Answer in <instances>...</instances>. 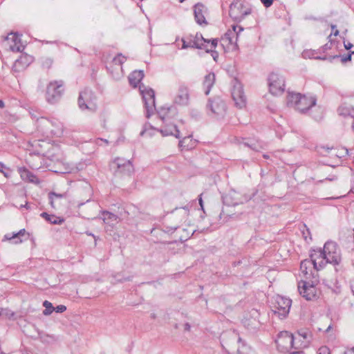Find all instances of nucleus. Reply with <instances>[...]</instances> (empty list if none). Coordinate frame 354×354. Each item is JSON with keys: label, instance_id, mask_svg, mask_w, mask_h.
Segmentation results:
<instances>
[{"label": "nucleus", "instance_id": "obj_1", "mask_svg": "<svg viewBox=\"0 0 354 354\" xmlns=\"http://www.w3.org/2000/svg\"><path fill=\"white\" fill-rule=\"evenodd\" d=\"M317 99L314 95H301L299 93L288 91L287 104L295 106L301 113H306L316 104Z\"/></svg>", "mask_w": 354, "mask_h": 354}, {"label": "nucleus", "instance_id": "obj_2", "mask_svg": "<svg viewBox=\"0 0 354 354\" xmlns=\"http://www.w3.org/2000/svg\"><path fill=\"white\" fill-rule=\"evenodd\" d=\"M109 169L114 176L123 178L131 176L134 172V167L130 160L117 157L109 163Z\"/></svg>", "mask_w": 354, "mask_h": 354}, {"label": "nucleus", "instance_id": "obj_3", "mask_svg": "<svg viewBox=\"0 0 354 354\" xmlns=\"http://www.w3.org/2000/svg\"><path fill=\"white\" fill-rule=\"evenodd\" d=\"M96 101L97 97L90 88H85L79 93L77 102L78 106L82 111H96L97 108Z\"/></svg>", "mask_w": 354, "mask_h": 354}, {"label": "nucleus", "instance_id": "obj_4", "mask_svg": "<svg viewBox=\"0 0 354 354\" xmlns=\"http://www.w3.org/2000/svg\"><path fill=\"white\" fill-rule=\"evenodd\" d=\"M296 340H297V337L296 336H294V335L292 333L284 330L280 332L277 335V337L275 339V343L279 352L287 353H289L293 348H299V346L295 345Z\"/></svg>", "mask_w": 354, "mask_h": 354}, {"label": "nucleus", "instance_id": "obj_5", "mask_svg": "<svg viewBox=\"0 0 354 354\" xmlns=\"http://www.w3.org/2000/svg\"><path fill=\"white\" fill-rule=\"evenodd\" d=\"M64 91V82L62 80L50 82L46 88V101L52 104L57 103L61 99Z\"/></svg>", "mask_w": 354, "mask_h": 354}, {"label": "nucleus", "instance_id": "obj_6", "mask_svg": "<svg viewBox=\"0 0 354 354\" xmlns=\"http://www.w3.org/2000/svg\"><path fill=\"white\" fill-rule=\"evenodd\" d=\"M139 88L145 103V107L146 109L145 115L149 118L153 114V111L156 109L155 92L152 88H147L143 84L140 85Z\"/></svg>", "mask_w": 354, "mask_h": 354}, {"label": "nucleus", "instance_id": "obj_7", "mask_svg": "<svg viewBox=\"0 0 354 354\" xmlns=\"http://www.w3.org/2000/svg\"><path fill=\"white\" fill-rule=\"evenodd\" d=\"M268 80L269 90L272 95H277L283 93L285 88V80L283 76L272 73Z\"/></svg>", "mask_w": 354, "mask_h": 354}, {"label": "nucleus", "instance_id": "obj_8", "mask_svg": "<svg viewBox=\"0 0 354 354\" xmlns=\"http://www.w3.org/2000/svg\"><path fill=\"white\" fill-rule=\"evenodd\" d=\"M232 97L235 105L239 109L245 106L246 98L244 95L243 86L237 79L233 80V88L232 89Z\"/></svg>", "mask_w": 354, "mask_h": 354}, {"label": "nucleus", "instance_id": "obj_9", "mask_svg": "<svg viewBox=\"0 0 354 354\" xmlns=\"http://www.w3.org/2000/svg\"><path fill=\"white\" fill-rule=\"evenodd\" d=\"M298 290L299 294L308 301L314 300L317 297V290L313 282L310 283L306 281H299Z\"/></svg>", "mask_w": 354, "mask_h": 354}, {"label": "nucleus", "instance_id": "obj_10", "mask_svg": "<svg viewBox=\"0 0 354 354\" xmlns=\"http://www.w3.org/2000/svg\"><path fill=\"white\" fill-rule=\"evenodd\" d=\"M292 301L290 299L278 295L276 297L274 313L277 314L280 319H284L290 312Z\"/></svg>", "mask_w": 354, "mask_h": 354}, {"label": "nucleus", "instance_id": "obj_11", "mask_svg": "<svg viewBox=\"0 0 354 354\" xmlns=\"http://www.w3.org/2000/svg\"><path fill=\"white\" fill-rule=\"evenodd\" d=\"M207 107L218 118H223L226 112V104L220 97L209 99Z\"/></svg>", "mask_w": 354, "mask_h": 354}, {"label": "nucleus", "instance_id": "obj_12", "mask_svg": "<svg viewBox=\"0 0 354 354\" xmlns=\"http://www.w3.org/2000/svg\"><path fill=\"white\" fill-rule=\"evenodd\" d=\"M189 101V88L185 84H180L178 87L177 94L174 99L175 104L187 106Z\"/></svg>", "mask_w": 354, "mask_h": 354}, {"label": "nucleus", "instance_id": "obj_13", "mask_svg": "<svg viewBox=\"0 0 354 354\" xmlns=\"http://www.w3.org/2000/svg\"><path fill=\"white\" fill-rule=\"evenodd\" d=\"M294 336H296L297 339L301 341L300 345L298 346L299 347H307L313 339V334L311 331L307 328H301L299 330L297 334Z\"/></svg>", "mask_w": 354, "mask_h": 354}, {"label": "nucleus", "instance_id": "obj_14", "mask_svg": "<svg viewBox=\"0 0 354 354\" xmlns=\"http://www.w3.org/2000/svg\"><path fill=\"white\" fill-rule=\"evenodd\" d=\"M206 11L205 6L201 3H196L194 7V17L196 23L199 25H207V22L204 16Z\"/></svg>", "mask_w": 354, "mask_h": 354}, {"label": "nucleus", "instance_id": "obj_15", "mask_svg": "<svg viewBox=\"0 0 354 354\" xmlns=\"http://www.w3.org/2000/svg\"><path fill=\"white\" fill-rule=\"evenodd\" d=\"M163 136H173L180 138V131L174 124H165L160 129L158 130Z\"/></svg>", "mask_w": 354, "mask_h": 354}, {"label": "nucleus", "instance_id": "obj_16", "mask_svg": "<svg viewBox=\"0 0 354 354\" xmlns=\"http://www.w3.org/2000/svg\"><path fill=\"white\" fill-rule=\"evenodd\" d=\"M188 39L191 43V48L198 49L206 48L205 38L203 37L201 34L196 33L195 36L190 35L188 37Z\"/></svg>", "mask_w": 354, "mask_h": 354}, {"label": "nucleus", "instance_id": "obj_17", "mask_svg": "<svg viewBox=\"0 0 354 354\" xmlns=\"http://www.w3.org/2000/svg\"><path fill=\"white\" fill-rule=\"evenodd\" d=\"M19 173L21 178L28 182L38 185L40 183L39 178L32 172H30L28 169L25 167H19Z\"/></svg>", "mask_w": 354, "mask_h": 354}, {"label": "nucleus", "instance_id": "obj_18", "mask_svg": "<svg viewBox=\"0 0 354 354\" xmlns=\"http://www.w3.org/2000/svg\"><path fill=\"white\" fill-rule=\"evenodd\" d=\"M339 252L337 248V245L334 241H327L324 246L323 250H319L317 252V256L324 257L330 254Z\"/></svg>", "mask_w": 354, "mask_h": 354}, {"label": "nucleus", "instance_id": "obj_19", "mask_svg": "<svg viewBox=\"0 0 354 354\" xmlns=\"http://www.w3.org/2000/svg\"><path fill=\"white\" fill-rule=\"evenodd\" d=\"M316 256L317 253L311 254L310 260L306 259L301 262L300 269L305 274H308L307 269L312 265L313 266L314 269L318 270L317 259L315 258Z\"/></svg>", "mask_w": 354, "mask_h": 354}, {"label": "nucleus", "instance_id": "obj_20", "mask_svg": "<svg viewBox=\"0 0 354 354\" xmlns=\"http://www.w3.org/2000/svg\"><path fill=\"white\" fill-rule=\"evenodd\" d=\"M337 112L339 115L344 117H351L354 118V107L351 105L344 102L340 104V106L337 109Z\"/></svg>", "mask_w": 354, "mask_h": 354}, {"label": "nucleus", "instance_id": "obj_21", "mask_svg": "<svg viewBox=\"0 0 354 354\" xmlns=\"http://www.w3.org/2000/svg\"><path fill=\"white\" fill-rule=\"evenodd\" d=\"M317 52H316L315 50H305L303 52L302 56L304 58H310V59L314 58V59H322V60L328 59L330 62H332L333 59H338L340 57V55H337L326 57V56H324V57L317 56Z\"/></svg>", "mask_w": 354, "mask_h": 354}, {"label": "nucleus", "instance_id": "obj_22", "mask_svg": "<svg viewBox=\"0 0 354 354\" xmlns=\"http://www.w3.org/2000/svg\"><path fill=\"white\" fill-rule=\"evenodd\" d=\"M214 82L215 75L214 73H209L205 76L203 85L205 89V94L206 95H209L212 87L214 84Z\"/></svg>", "mask_w": 354, "mask_h": 354}, {"label": "nucleus", "instance_id": "obj_23", "mask_svg": "<svg viewBox=\"0 0 354 354\" xmlns=\"http://www.w3.org/2000/svg\"><path fill=\"white\" fill-rule=\"evenodd\" d=\"M144 77V72L142 70L134 71L129 76V80L131 85L137 86Z\"/></svg>", "mask_w": 354, "mask_h": 354}, {"label": "nucleus", "instance_id": "obj_24", "mask_svg": "<svg viewBox=\"0 0 354 354\" xmlns=\"http://www.w3.org/2000/svg\"><path fill=\"white\" fill-rule=\"evenodd\" d=\"M40 216L51 224L60 225L64 222V219L62 217L49 214L47 212H42Z\"/></svg>", "mask_w": 354, "mask_h": 354}, {"label": "nucleus", "instance_id": "obj_25", "mask_svg": "<svg viewBox=\"0 0 354 354\" xmlns=\"http://www.w3.org/2000/svg\"><path fill=\"white\" fill-rule=\"evenodd\" d=\"M26 233L25 229L20 230L18 232L12 234L11 236L10 234H8L4 236V239L6 240H13L14 243H19L22 242V240L21 239V236L24 235Z\"/></svg>", "mask_w": 354, "mask_h": 354}, {"label": "nucleus", "instance_id": "obj_26", "mask_svg": "<svg viewBox=\"0 0 354 354\" xmlns=\"http://www.w3.org/2000/svg\"><path fill=\"white\" fill-rule=\"evenodd\" d=\"M323 259H326V262L333 263V265H338L341 261V256L339 252L330 254L322 257Z\"/></svg>", "mask_w": 354, "mask_h": 354}, {"label": "nucleus", "instance_id": "obj_27", "mask_svg": "<svg viewBox=\"0 0 354 354\" xmlns=\"http://www.w3.org/2000/svg\"><path fill=\"white\" fill-rule=\"evenodd\" d=\"M102 219L104 222L108 223V224H113V222H115L118 219V216L108 211H104L102 212Z\"/></svg>", "mask_w": 354, "mask_h": 354}, {"label": "nucleus", "instance_id": "obj_28", "mask_svg": "<svg viewBox=\"0 0 354 354\" xmlns=\"http://www.w3.org/2000/svg\"><path fill=\"white\" fill-rule=\"evenodd\" d=\"M32 61V57L28 55H22L19 59H17L15 66H17L19 64L23 66H28Z\"/></svg>", "mask_w": 354, "mask_h": 354}, {"label": "nucleus", "instance_id": "obj_29", "mask_svg": "<svg viewBox=\"0 0 354 354\" xmlns=\"http://www.w3.org/2000/svg\"><path fill=\"white\" fill-rule=\"evenodd\" d=\"M229 197H230L229 195H226L225 196H223V203L227 204V205H233V206L237 205L239 203H243L244 201H248L249 200L251 199V198L250 196H245L244 201L236 200V201L230 202Z\"/></svg>", "mask_w": 354, "mask_h": 354}, {"label": "nucleus", "instance_id": "obj_30", "mask_svg": "<svg viewBox=\"0 0 354 354\" xmlns=\"http://www.w3.org/2000/svg\"><path fill=\"white\" fill-rule=\"evenodd\" d=\"M43 306L45 307V309L43 311V314L44 315H49L54 311V307L53 304L48 301H44L43 303Z\"/></svg>", "mask_w": 354, "mask_h": 354}, {"label": "nucleus", "instance_id": "obj_31", "mask_svg": "<svg viewBox=\"0 0 354 354\" xmlns=\"http://www.w3.org/2000/svg\"><path fill=\"white\" fill-rule=\"evenodd\" d=\"M301 232L304 240L306 242H308V238L309 239L310 241L312 240L310 231L305 224L303 225L302 228L301 229Z\"/></svg>", "mask_w": 354, "mask_h": 354}, {"label": "nucleus", "instance_id": "obj_32", "mask_svg": "<svg viewBox=\"0 0 354 354\" xmlns=\"http://www.w3.org/2000/svg\"><path fill=\"white\" fill-rule=\"evenodd\" d=\"M126 59V57L123 56L122 53H118L117 56L113 58V62L115 64L122 65Z\"/></svg>", "mask_w": 354, "mask_h": 354}, {"label": "nucleus", "instance_id": "obj_33", "mask_svg": "<svg viewBox=\"0 0 354 354\" xmlns=\"http://www.w3.org/2000/svg\"><path fill=\"white\" fill-rule=\"evenodd\" d=\"M14 313L8 308H0V317L6 318H11Z\"/></svg>", "mask_w": 354, "mask_h": 354}, {"label": "nucleus", "instance_id": "obj_34", "mask_svg": "<svg viewBox=\"0 0 354 354\" xmlns=\"http://www.w3.org/2000/svg\"><path fill=\"white\" fill-rule=\"evenodd\" d=\"M53 64V59L49 57L43 58L41 60V66L44 68L49 69Z\"/></svg>", "mask_w": 354, "mask_h": 354}, {"label": "nucleus", "instance_id": "obj_35", "mask_svg": "<svg viewBox=\"0 0 354 354\" xmlns=\"http://www.w3.org/2000/svg\"><path fill=\"white\" fill-rule=\"evenodd\" d=\"M218 44V39H213L211 40L209 48H207V45H206V48H204L207 53H209L210 51H212L214 48H215L217 46Z\"/></svg>", "mask_w": 354, "mask_h": 354}, {"label": "nucleus", "instance_id": "obj_36", "mask_svg": "<svg viewBox=\"0 0 354 354\" xmlns=\"http://www.w3.org/2000/svg\"><path fill=\"white\" fill-rule=\"evenodd\" d=\"M115 278L116 281L120 282V283H122L124 281H131V279H132V277H131V276H128L126 277H122L120 274H117L115 276Z\"/></svg>", "mask_w": 354, "mask_h": 354}, {"label": "nucleus", "instance_id": "obj_37", "mask_svg": "<svg viewBox=\"0 0 354 354\" xmlns=\"http://www.w3.org/2000/svg\"><path fill=\"white\" fill-rule=\"evenodd\" d=\"M191 138L190 136H185L182 140H179L178 146L180 148L184 149L186 147H188V145H187V141L189 140Z\"/></svg>", "mask_w": 354, "mask_h": 354}, {"label": "nucleus", "instance_id": "obj_38", "mask_svg": "<svg viewBox=\"0 0 354 354\" xmlns=\"http://www.w3.org/2000/svg\"><path fill=\"white\" fill-rule=\"evenodd\" d=\"M241 145L245 146V147H250V149H252V150H254V151H257L258 150V146L257 144L255 143H253V142H248V141H243L241 142Z\"/></svg>", "mask_w": 354, "mask_h": 354}, {"label": "nucleus", "instance_id": "obj_39", "mask_svg": "<svg viewBox=\"0 0 354 354\" xmlns=\"http://www.w3.org/2000/svg\"><path fill=\"white\" fill-rule=\"evenodd\" d=\"M164 227H165L164 231L165 232H167V233H173L174 232H175L179 227V226L178 225H175V226H166V225H165Z\"/></svg>", "mask_w": 354, "mask_h": 354}, {"label": "nucleus", "instance_id": "obj_40", "mask_svg": "<svg viewBox=\"0 0 354 354\" xmlns=\"http://www.w3.org/2000/svg\"><path fill=\"white\" fill-rule=\"evenodd\" d=\"M317 354H330V350L326 346H322L318 349Z\"/></svg>", "mask_w": 354, "mask_h": 354}, {"label": "nucleus", "instance_id": "obj_41", "mask_svg": "<svg viewBox=\"0 0 354 354\" xmlns=\"http://www.w3.org/2000/svg\"><path fill=\"white\" fill-rule=\"evenodd\" d=\"M183 46L182 48L185 49L188 48H191L190 42L189 41L188 37L182 39Z\"/></svg>", "mask_w": 354, "mask_h": 354}, {"label": "nucleus", "instance_id": "obj_42", "mask_svg": "<svg viewBox=\"0 0 354 354\" xmlns=\"http://www.w3.org/2000/svg\"><path fill=\"white\" fill-rule=\"evenodd\" d=\"M56 313H62L66 310V306L64 305H59L54 308Z\"/></svg>", "mask_w": 354, "mask_h": 354}, {"label": "nucleus", "instance_id": "obj_43", "mask_svg": "<svg viewBox=\"0 0 354 354\" xmlns=\"http://www.w3.org/2000/svg\"><path fill=\"white\" fill-rule=\"evenodd\" d=\"M53 196H56L57 198H61L62 197V195L61 194H55L54 192H50L49 194V198L50 200V204H51V206L52 207H54L53 206Z\"/></svg>", "mask_w": 354, "mask_h": 354}, {"label": "nucleus", "instance_id": "obj_44", "mask_svg": "<svg viewBox=\"0 0 354 354\" xmlns=\"http://www.w3.org/2000/svg\"><path fill=\"white\" fill-rule=\"evenodd\" d=\"M11 49L12 51L21 52L24 49V46H17L16 44L14 46H11Z\"/></svg>", "mask_w": 354, "mask_h": 354}, {"label": "nucleus", "instance_id": "obj_45", "mask_svg": "<svg viewBox=\"0 0 354 354\" xmlns=\"http://www.w3.org/2000/svg\"><path fill=\"white\" fill-rule=\"evenodd\" d=\"M261 1L266 8L270 7L273 3V0H261Z\"/></svg>", "mask_w": 354, "mask_h": 354}, {"label": "nucleus", "instance_id": "obj_46", "mask_svg": "<svg viewBox=\"0 0 354 354\" xmlns=\"http://www.w3.org/2000/svg\"><path fill=\"white\" fill-rule=\"evenodd\" d=\"M319 257L322 259V260L319 263H317L318 270L319 269L322 268L328 263V262H326V259H323L322 257Z\"/></svg>", "mask_w": 354, "mask_h": 354}, {"label": "nucleus", "instance_id": "obj_47", "mask_svg": "<svg viewBox=\"0 0 354 354\" xmlns=\"http://www.w3.org/2000/svg\"><path fill=\"white\" fill-rule=\"evenodd\" d=\"M173 109H174V108H173V107H168L167 109V112L166 113L165 115L162 117V120H163L164 122H165L166 119L169 117V114L170 111H172Z\"/></svg>", "mask_w": 354, "mask_h": 354}, {"label": "nucleus", "instance_id": "obj_48", "mask_svg": "<svg viewBox=\"0 0 354 354\" xmlns=\"http://www.w3.org/2000/svg\"><path fill=\"white\" fill-rule=\"evenodd\" d=\"M351 54H347L342 57V62H346L351 61Z\"/></svg>", "mask_w": 354, "mask_h": 354}, {"label": "nucleus", "instance_id": "obj_49", "mask_svg": "<svg viewBox=\"0 0 354 354\" xmlns=\"http://www.w3.org/2000/svg\"><path fill=\"white\" fill-rule=\"evenodd\" d=\"M239 28V31L241 32L242 31L243 29V28L240 27V26H232V29H233V31L235 32L236 33V36L239 35V32H236V29Z\"/></svg>", "mask_w": 354, "mask_h": 354}, {"label": "nucleus", "instance_id": "obj_50", "mask_svg": "<svg viewBox=\"0 0 354 354\" xmlns=\"http://www.w3.org/2000/svg\"><path fill=\"white\" fill-rule=\"evenodd\" d=\"M209 53H212V56L213 57V59L216 61V58L218 56V53L216 51H215V50H212V51H210Z\"/></svg>", "mask_w": 354, "mask_h": 354}, {"label": "nucleus", "instance_id": "obj_51", "mask_svg": "<svg viewBox=\"0 0 354 354\" xmlns=\"http://www.w3.org/2000/svg\"><path fill=\"white\" fill-rule=\"evenodd\" d=\"M330 46H331V44H326L325 45H324L322 46L323 51L324 52L328 49H330V48H331Z\"/></svg>", "mask_w": 354, "mask_h": 354}, {"label": "nucleus", "instance_id": "obj_52", "mask_svg": "<svg viewBox=\"0 0 354 354\" xmlns=\"http://www.w3.org/2000/svg\"><path fill=\"white\" fill-rule=\"evenodd\" d=\"M191 328V326L189 323H185L184 325V330L185 331H189Z\"/></svg>", "mask_w": 354, "mask_h": 354}, {"label": "nucleus", "instance_id": "obj_53", "mask_svg": "<svg viewBox=\"0 0 354 354\" xmlns=\"http://www.w3.org/2000/svg\"><path fill=\"white\" fill-rule=\"evenodd\" d=\"M344 47L346 50H350L353 47V44L350 42H348L347 44L344 43Z\"/></svg>", "mask_w": 354, "mask_h": 354}, {"label": "nucleus", "instance_id": "obj_54", "mask_svg": "<svg viewBox=\"0 0 354 354\" xmlns=\"http://www.w3.org/2000/svg\"><path fill=\"white\" fill-rule=\"evenodd\" d=\"M201 196H202V194L200 195V198H199L198 201H199V204H200V206L201 207V209L203 210V199L201 198Z\"/></svg>", "mask_w": 354, "mask_h": 354}, {"label": "nucleus", "instance_id": "obj_55", "mask_svg": "<svg viewBox=\"0 0 354 354\" xmlns=\"http://www.w3.org/2000/svg\"><path fill=\"white\" fill-rule=\"evenodd\" d=\"M289 354H305V353H304V352H303L301 351H298L289 352Z\"/></svg>", "mask_w": 354, "mask_h": 354}, {"label": "nucleus", "instance_id": "obj_56", "mask_svg": "<svg viewBox=\"0 0 354 354\" xmlns=\"http://www.w3.org/2000/svg\"><path fill=\"white\" fill-rule=\"evenodd\" d=\"M234 3H232L230 6V15L232 16V7L234 6Z\"/></svg>", "mask_w": 354, "mask_h": 354}, {"label": "nucleus", "instance_id": "obj_57", "mask_svg": "<svg viewBox=\"0 0 354 354\" xmlns=\"http://www.w3.org/2000/svg\"><path fill=\"white\" fill-rule=\"evenodd\" d=\"M231 33H232V32H230V33L227 32V33L225 34V37H226L227 39H229V41H230V43H232V41L231 38L230 37V34H231Z\"/></svg>", "mask_w": 354, "mask_h": 354}, {"label": "nucleus", "instance_id": "obj_58", "mask_svg": "<svg viewBox=\"0 0 354 354\" xmlns=\"http://www.w3.org/2000/svg\"><path fill=\"white\" fill-rule=\"evenodd\" d=\"M205 45H207V48H209V45H210L209 44H210V42H211V40H209V39H205Z\"/></svg>", "mask_w": 354, "mask_h": 354}, {"label": "nucleus", "instance_id": "obj_59", "mask_svg": "<svg viewBox=\"0 0 354 354\" xmlns=\"http://www.w3.org/2000/svg\"><path fill=\"white\" fill-rule=\"evenodd\" d=\"M5 106V104L3 100H0V109H2Z\"/></svg>", "mask_w": 354, "mask_h": 354}, {"label": "nucleus", "instance_id": "obj_60", "mask_svg": "<svg viewBox=\"0 0 354 354\" xmlns=\"http://www.w3.org/2000/svg\"><path fill=\"white\" fill-rule=\"evenodd\" d=\"M99 140L104 142L106 144H109V141L106 139L100 138Z\"/></svg>", "mask_w": 354, "mask_h": 354}, {"label": "nucleus", "instance_id": "obj_61", "mask_svg": "<svg viewBox=\"0 0 354 354\" xmlns=\"http://www.w3.org/2000/svg\"><path fill=\"white\" fill-rule=\"evenodd\" d=\"M147 133V130L145 129L144 130H142L140 133V135L141 136H144L145 134Z\"/></svg>", "mask_w": 354, "mask_h": 354}, {"label": "nucleus", "instance_id": "obj_62", "mask_svg": "<svg viewBox=\"0 0 354 354\" xmlns=\"http://www.w3.org/2000/svg\"><path fill=\"white\" fill-rule=\"evenodd\" d=\"M4 167V165L3 163L0 162V172H2V169Z\"/></svg>", "mask_w": 354, "mask_h": 354}, {"label": "nucleus", "instance_id": "obj_63", "mask_svg": "<svg viewBox=\"0 0 354 354\" xmlns=\"http://www.w3.org/2000/svg\"><path fill=\"white\" fill-rule=\"evenodd\" d=\"M223 215H224V212H223V210H222V211H221V213H220V214H219V217H220V218H222V217H223Z\"/></svg>", "mask_w": 354, "mask_h": 354}, {"label": "nucleus", "instance_id": "obj_64", "mask_svg": "<svg viewBox=\"0 0 354 354\" xmlns=\"http://www.w3.org/2000/svg\"><path fill=\"white\" fill-rule=\"evenodd\" d=\"M151 317L152 319H156V315H155L154 313H152V314L151 315Z\"/></svg>", "mask_w": 354, "mask_h": 354}]
</instances>
